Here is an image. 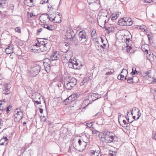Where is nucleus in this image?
I'll return each mask as SVG.
<instances>
[{"label":"nucleus","instance_id":"11","mask_svg":"<svg viewBox=\"0 0 156 156\" xmlns=\"http://www.w3.org/2000/svg\"><path fill=\"white\" fill-rule=\"evenodd\" d=\"M61 18L59 14H58L57 16H55L54 18H52L51 21L55 23H60L61 22Z\"/></svg>","mask_w":156,"mask_h":156},{"label":"nucleus","instance_id":"22","mask_svg":"<svg viewBox=\"0 0 156 156\" xmlns=\"http://www.w3.org/2000/svg\"><path fill=\"white\" fill-rule=\"evenodd\" d=\"M72 53L71 51H69L67 52V53L66 54L65 56V57H66V58L68 60V62L69 61V59H72L71 58V57L72 55Z\"/></svg>","mask_w":156,"mask_h":156},{"label":"nucleus","instance_id":"2","mask_svg":"<svg viewBox=\"0 0 156 156\" xmlns=\"http://www.w3.org/2000/svg\"><path fill=\"white\" fill-rule=\"evenodd\" d=\"M105 15L101 14L99 16L98 18L97 19L98 25L102 28H104L105 27V24L108 22L109 20L107 11L105 10Z\"/></svg>","mask_w":156,"mask_h":156},{"label":"nucleus","instance_id":"24","mask_svg":"<svg viewBox=\"0 0 156 156\" xmlns=\"http://www.w3.org/2000/svg\"><path fill=\"white\" fill-rule=\"evenodd\" d=\"M125 18H122L119 20L118 22V24L120 26H123L125 25Z\"/></svg>","mask_w":156,"mask_h":156},{"label":"nucleus","instance_id":"9","mask_svg":"<svg viewBox=\"0 0 156 156\" xmlns=\"http://www.w3.org/2000/svg\"><path fill=\"white\" fill-rule=\"evenodd\" d=\"M59 57L60 55L59 52L56 51L51 55L50 59L51 61H53L57 60L59 58Z\"/></svg>","mask_w":156,"mask_h":156},{"label":"nucleus","instance_id":"51","mask_svg":"<svg viewBox=\"0 0 156 156\" xmlns=\"http://www.w3.org/2000/svg\"><path fill=\"white\" fill-rule=\"evenodd\" d=\"M44 29V28H39V29H38L37 30V34H40V33H41V31L43 30Z\"/></svg>","mask_w":156,"mask_h":156},{"label":"nucleus","instance_id":"64","mask_svg":"<svg viewBox=\"0 0 156 156\" xmlns=\"http://www.w3.org/2000/svg\"><path fill=\"white\" fill-rule=\"evenodd\" d=\"M114 13H115V15L116 17V18H117L119 15V12H115Z\"/></svg>","mask_w":156,"mask_h":156},{"label":"nucleus","instance_id":"33","mask_svg":"<svg viewBox=\"0 0 156 156\" xmlns=\"http://www.w3.org/2000/svg\"><path fill=\"white\" fill-rule=\"evenodd\" d=\"M72 96H70L68 98H66L65 100V101H69V102H71L72 101L75 100V99H72Z\"/></svg>","mask_w":156,"mask_h":156},{"label":"nucleus","instance_id":"5","mask_svg":"<svg viewBox=\"0 0 156 156\" xmlns=\"http://www.w3.org/2000/svg\"><path fill=\"white\" fill-rule=\"evenodd\" d=\"M88 36L86 32L82 30L80 32L79 34L78 40L80 43H86L87 41Z\"/></svg>","mask_w":156,"mask_h":156},{"label":"nucleus","instance_id":"1","mask_svg":"<svg viewBox=\"0 0 156 156\" xmlns=\"http://www.w3.org/2000/svg\"><path fill=\"white\" fill-rule=\"evenodd\" d=\"M101 139L102 141L106 143H114L118 140V138L117 136L107 130H105L103 131Z\"/></svg>","mask_w":156,"mask_h":156},{"label":"nucleus","instance_id":"38","mask_svg":"<svg viewBox=\"0 0 156 156\" xmlns=\"http://www.w3.org/2000/svg\"><path fill=\"white\" fill-rule=\"evenodd\" d=\"M10 90L9 89L5 88L3 91V93L5 94L6 95L9 94L10 93Z\"/></svg>","mask_w":156,"mask_h":156},{"label":"nucleus","instance_id":"37","mask_svg":"<svg viewBox=\"0 0 156 156\" xmlns=\"http://www.w3.org/2000/svg\"><path fill=\"white\" fill-rule=\"evenodd\" d=\"M132 69V71L131 73L133 75L137 74L139 73L138 71L136 70V68L135 67H133Z\"/></svg>","mask_w":156,"mask_h":156},{"label":"nucleus","instance_id":"30","mask_svg":"<svg viewBox=\"0 0 156 156\" xmlns=\"http://www.w3.org/2000/svg\"><path fill=\"white\" fill-rule=\"evenodd\" d=\"M104 38L105 40H104V39H103L102 37H99V41H101L102 43L103 44V45H104V44L105 43L106 46L107 44V40L106 39V38Z\"/></svg>","mask_w":156,"mask_h":156},{"label":"nucleus","instance_id":"47","mask_svg":"<svg viewBox=\"0 0 156 156\" xmlns=\"http://www.w3.org/2000/svg\"><path fill=\"white\" fill-rule=\"evenodd\" d=\"M89 100L90 99H89L83 101V103H84L85 105L87 106L90 104Z\"/></svg>","mask_w":156,"mask_h":156},{"label":"nucleus","instance_id":"40","mask_svg":"<svg viewBox=\"0 0 156 156\" xmlns=\"http://www.w3.org/2000/svg\"><path fill=\"white\" fill-rule=\"evenodd\" d=\"M62 59L63 63H66L68 62L67 59L66 58V57L65 56H63V57L62 58Z\"/></svg>","mask_w":156,"mask_h":156},{"label":"nucleus","instance_id":"46","mask_svg":"<svg viewBox=\"0 0 156 156\" xmlns=\"http://www.w3.org/2000/svg\"><path fill=\"white\" fill-rule=\"evenodd\" d=\"M15 30L16 32H17L19 33H21L20 28V27H18L16 28L15 29Z\"/></svg>","mask_w":156,"mask_h":156},{"label":"nucleus","instance_id":"53","mask_svg":"<svg viewBox=\"0 0 156 156\" xmlns=\"http://www.w3.org/2000/svg\"><path fill=\"white\" fill-rule=\"evenodd\" d=\"M106 47V45L105 44V43L104 44V45L103 44H101L100 46V48H102L103 49H104Z\"/></svg>","mask_w":156,"mask_h":156},{"label":"nucleus","instance_id":"50","mask_svg":"<svg viewBox=\"0 0 156 156\" xmlns=\"http://www.w3.org/2000/svg\"><path fill=\"white\" fill-rule=\"evenodd\" d=\"M114 71L112 69L111 71H110V72H107L105 75H110L112 74V73L114 72Z\"/></svg>","mask_w":156,"mask_h":156},{"label":"nucleus","instance_id":"61","mask_svg":"<svg viewBox=\"0 0 156 156\" xmlns=\"http://www.w3.org/2000/svg\"><path fill=\"white\" fill-rule=\"evenodd\" d=\"M128 73V72H127V71L126 69H122V71L121 72V73Z\"/></svg>","mask_w":156,"mask_h":156},{"label":"nucleus","instance_id":"56","mask_svg":"<svg viewBox=\"0 0 156 156\" xmlns=\"http://www.w3.org/2000/svg\"><path fill=\"white\" fill-rule=\"evenodd\" d=\"M137 109L138 110V111H137V113H138V117L137 118V119H139V118H140V115H141V113L140 112V110L138 109Z\"/></svg>","mask_w":156,"mask_h":156},{"label":"nucleus","instance_id":"16","mask_svg":"<svg viewBox=\"0 0 156 156\" xmlns=\"http://www.w3.org/2000/svg\"><path fill=\"white\" fill-rule=\"evenodd\" d=\"M78 143L79 145L83 149H84L86 148L87 144L86 142H84L81 139H80L78 140Z\"/></svg>","mask_w":156,"mask_h":156},{"label":"nucleus","instance_id":"31","mask_svg":"<svg viewBox=\"0 0 156 156\" xmlns=\"http://www.w3.org/2000/svg\"><path fill=\"white\" fill-rule=\"evenodd\" d=\"M116 153V151H112L111 150H109V155L110 156H115Z\"/></svg>","mask_w":156,"mask_h":156},{"label":"nucleus","instance_id":"41","mask_svg":"<svg viewBox=\"0 0 156 156\" xmlns=\"http://www.w3.org/2000/svg\"><path fill=\"white\" fill-rule=\"evenodd\" d=\"M91 130L92 131V133L93 134H97L99 132L98 131L95 129L93 127H92L91 128Z\"/></svg>","mask_w":156,"mask_h":156},{"label":"nucleus","instance_id":"12","mask_svg":"<svg viewBox=\"0 0 156 156\" xmlns=\"http://www.w3.org/2000/svg\"><path fill=\"white\" fill-rule=\"evenodd\" d=\"M139 81L138 78L136 77H129L127 79V82L130 83H137Z\"/></svg>","mask_w":156,"mask_h":156},{"label":"nucleus","instance_id":"4","mask_svg":"<svg viewBox=\"0 0 156 156\" xmlns=\"http://www.w3.org/2000/svg\"><path fill=\"white\" fill-rule=\"evenodd\" d=\"M41 70V66L39 65H34L31 69L30 71V75L34 77L38 74Z\"/></svg>","mask_w":156,"mask_h":156},{"label":"nucleus","instance_id":"7","mask_svg":"<svg viewBox=\"0 0 156 156\" xmlns=\"http://www.w3.org/2000/svg\"><path fill=\"white\" fill-rule=\"evenodd\" d=\"M147 53V59L150 62L153 61L156 59V57L154 55L153 53L150 51L148 52L147 50H145L144 51Z\"/></svg>","mask_w":156,"mask_h":156},{"label":"nucleus","instance_id":"19","mask_svg":"<svg viewBox=\"0 0 156 156\" xmlns=\"http://www.w3.org/2000/svg\"><path fill=\"white\" fill-rule=\"evenodd\" d=\"M51 63H49L43 64L45 70L47 72V73H48L51 70Z\"/></svg>","mask_w":156,"mask_h":156},{"label":"nucleus","instance_id":"43","mask_svg":"<svg viewBox=\"0 0 156 156\" xmlns=\"http://www.w3.org/2000/svg\"><path fill=\"white\" fill-rule=\"evenodd\" d=\"M26 147L27 146L26 145V144H25V147H22V148L21 150V153H24L27 148V147Z\"/></svg>","mask_w":156,"mask_h":156},{"label":"nucleus","instance_id":"42","mask_svg":"<svg viewBox=\"0 0 156 156\" xmlns=\"http://www.w3.org/2000/svg\"><path fill=\"white\" fill-rule=\"evenodd\" d=\"M139 29L142 30L143 31H144L146 29V27L145 25L140 26Z\"/></svg>","mask_w":156,"mask_h":156},{"label":"nucleus","instance_id":"20","mask_svg":"<svg viewBox=\"0 0 156 156\" xmlns=\"http://www.w3.org/2000/svg\"><path fill=\"white\" fill-rule=\"evenodd\" d=\"M44 28H46L49 30H52L54 29L55 27L52 25H48L47 24H44L43 26Z\"/></svg>","mask_w":156,"mask_h":156},{"label":"nucleus","instance_id":"18","mask_svg":"<svg viewBox=\"0 0 156 156\" xmlns=\"http://www.w3.org/2000/svg\"><path fill=\"white\" fill-rule=\"evenodd\" d=\"M33 101L36 100H40L41 96L40 94L38 93H36L33 95Z\"/></svg>","mask_w":156,"mask_h":156},{"label":"nucleus","instance_id":"6","mask_svg":"<svg viewBox=\"0 0 156 156\" xmlns=\"http://www.w3.org/2000/svg\"><path fill=\"white\" fill-rule=\"evenodd\" d=\"M17 108L14 112V121L16 122H19L22 118L23 113L21 112L18 111Z\"/></svg>","mask_w":156,"mask_h":156},{"label":"nucleus","instance_id":"59","mask_svg":"<svg viewBox=\"0 0 156 156\" xmlns=\"http://www.w3.org/2000/svg\"><path fill=\"white\" fill-rule=\"evenodd\" d=\"M50 16H51L49 17V16H48L47 17V18L49 19V20L51 21V20H52V18H54V17H53L52 16V15L51 14L50 15Z\"/></svg>","mask_w":156,"mask_h":156},{"label":"nucleus","instance_id":"39","mask_svg":"<svg viewBox=\"0 0 156 156\" xmlns=\"http://www.w3.org/2000/svg\"><path fill=\"white\" fill-rule=\"evenodd\" d=\"M33 101L34 102V105H39L41 104V99H39L38 100H33Z\"/></svg>","mask_w":156,"mask_h":156},{"label":"nucleus","instance_id":"57","mask_svg":"<svg viewBox=\"0 0 156 156\" xmlns=\"http://www.w3.org/2000/svg\"><path fill=\"white\" fill-rule=\"evenodd\" d=\"M93 156H101V154L98 152H95Z\"/></svg>","mask_w":156,"mask_h":156},{"label":"nucleus","instance_id":"29","mask_svg":"<svg viewBox=\"0 0 156 156\" xmlns=\"http://www.w3.org/2000/svg\"><path fill=\"white\" fill-rule=\"evenodd\" d=\"M30 51L32 52L38 53L40 52L41 50L39 49V47L38 48H35V47L30 50Z\"/></svg>","mask_w":156,"mask_h":156},{"label":"nucleus","instance_id":"36","mask_svg":"<svg viewBox=\"0 0 156 156\" xmlns=\"http://www.w3.org/2000/svg\"><path fill=\"white\" fill-rule=\"evenodd\" d=\"M43 64L44 63H51V60L50 59L48 58H45L43 60Z\"/></svg>","mask_w":156,"mask_h":156},{"label":"nucleus","instance_id":"44","mask_svg":"<svg viewBox=\"0 0 156 156\" xmlns=\"http://www.w3.org/2000/svg\"><path fill=\"white\" fill-rule=\"evenodd\" d=\"M111 20H115L117 18L116 17L115 15V13H113L111 15Z\"/></svg>","mask_w":156,"mask_h":156},{"label":"nucleus","instance_id":"60","mask_svg":"<svg viewBox=\"0 0 156 156\" xmlns=\"http://www.w3.org/2000/svg\"><path fill=\"white\" fill-rule=\"evenodd\" d=\"M153 1V0H144V2L145 3H150Z\"/></svg>","mask_w":156,"mask_h":156},{"label":"nucleus","instance_id":"58","mask_svg":"<svg viewBox=\"0 0 156 156\" xmlns=\"http://www.w3.org/2000/svg\"><path fill=\"white\" fill-rule=\"evenodd\" d=\"M46 2H47V0H41L40 2V3L41 4H43Z\"/></svg>","mask_w":156,"mask_h":156},{"label":"nucleus","instance_id":"48","mask_svg":"<svg viewBox=\"0 0 156 156\" xmlns=\"http://www.w3.org/2000/svg\"><path fill=\"white\" fill-rule=\"evenodd\" d=\"M95 152L94 150H91L90 151L89 154L91 156H93Z\"/></svg>","mask_w":156,"mask_h":156},{"label":"nucleus","instance_id":"32","mask_svg":"<svg viewBox=\"0 0 156 156\" xmlns=\"http://www.w3.org/2000/svg\"><path fill=\"white\" fill-rule=\"evenodd\" d=\"M79 64L77 63L76 61H75L74 64H73L74 69H80V67L78 66Z\"/></svg>","mask_w":156,"mask_h":156},{"label":"nucleus","instance_id":"27","mask_svg":"<svg viewBox=\"0 0 156 156\" xmlns=\"http://www.w3.org/2000/svg\"><path fill=\"white\" fill-rule=\"evenodd\" d=\"M7 1L6 0H0V5L3 7L7 6Z\"/></svg>","mask_w":156,"mask_h":156},{"label":"nucleus","instance_id":"63","mask_svg":"<svg viewBox=\"0 0 156 156\" xmlns=\"http://www.w3.org/2000/svg\"><path fill=\"white\" fill-rule=\"evenodd\" d=\"M9 108H11V106L10 105L7 108L6 107V110L5 111H6L7 113H9L10 111V110H9Z\"/></svg>","mask_w":156,"mask_h":156},{"label":"nucleus","instance_id":"26","mask_svg":"<svg viewBox=\"0 0 156 156\" xmlns=\"http://www.w3.org/2000/svg\"><path fill=\"white\" fill-rule=\"evenodd\" d=\"M37 42H38V47L43 45V44L47 41L46 39H45V41L43 39H40L39 40H37Z\"/></svg>","mask_w":156,"mask_h":156},{"label":"nucleus","instance_id":"28","mask_svg":"<svg viewBox=\"0 0 156 156\" xmlns=\"http://www.w3.org/2000/svg\"><path fill=\"white\" fill-rule=\"evenodd\" d=\"M69 66L70 68L74 69L73 64L75 62V61L73 60L72 59H69Z\"/></svg>","mask_w":156,"mask_h":156},{"label":"nucleus","instance_id":"25","mask_svg":"<svg viewBox=\"0 0 156 156\" xmlns=\"http://www.w3.org/2000/svg\"><path fill=\"white\" fill-rule=\"evenodd\" d=\"M69 46H63L62 48V51L64 53H67L69 51Z\"/></svg>","mask_w":156,"mask_h":156},{"label":"nucleus","instance_id":"17","mask_svg":"<svg viewBox=\"0 0 156 156\" xmlns=\"http://www.w3.org/2000/svg\"><path fill=\"white\" fill-rule=\"evenodd\" d=\"M125 20L126 23L125 24L126 26H130L133 23V22L132 21V20L131 18L127 17H125Z\"/></svg>","mask_w":156,"mask_h":156},{"label":"nucleus","instance_id":"54","mask_svg":"<svg viewBox=\"0 0 156 156\" xmlns=\"http://www.w3.org/2000/svg\"><path fill=\"white\" fill-rule=\"evenodd\" d=\"M95 0H87V2L88 3H89V4L90 5V4H92L93 2H95Z\"/></svg>","mask_w":156,"mask_h":156},{"label":"nucleus","instance_id":"8","mask_svg":"<svg viewBox=\"0 0 156 156\" xmlns=\"http://www.w3.org/2000/svg\"><path fill=\"white\" fill-rule=\"evenodd\" d=\"M39 47L40 50L41 52L48 51H49L50 48V44L47 41L43 44V45L40 46Z\"/></svg>","mask_w":156,"mask_h":156},{"label":"nucleus","instance_id":"34","mask_svg":"<svg viewBox=\"0 0 156 156\" xmlns=\"http://www.w3.org/2000/svg\"><path fill=\"white\" fill-rule=\"evenodd\" d=\"M2 106H0V110L5 111L6 108V106L5 105V103L4 102H2Z\"/></svg>","mask_w":156,"mask_h":156},{"label":"nucleus","instance_id":"35","mask_svg":"<svg viewBox=\"0 0 156 156\" xmlns=\"http://www.w3.org/2000/svg\"><path fill=\"white\" fill-rule=\"evenodd\" d=\"M11 86L10 83H5L4 85V87L5 88L10 89Z\"/></svg>","mask_w":156,"mask_h":156},{"label":"nucleus","instance_id":"10","mask_svg":"<svg viewBox=\"0 0 156 156\" xmlns=\"http://www.w3.org/2000/svg\"><path fill=\"white\" fill-rule=\"evenodd\" d=\"M101 98V95L98 94H93L90 96L89 97V99L93 101H94L98 99Z\"/></svg>","mask_w":156,"mask_h":156},{"label":"nucleus","instance_id":"23","mask_svg":"<svg viewBox=\"0 0 156 156\" xmlns=\"http://www.w3.org/2000/svg\"><path fill=\"white\" fill-rule=\"evenodd\" d=\"M95 47L98 49L99 50L100 48V44L99 43V37L98 38H96L95 40Z\"/></svg>","mask_w":156,"mask_h":156},{"label":"nucleus","instance_id":"62","mask_svg":"<svg viewBox=\"0 0 156 156\" xmlns=\"http://www.w3.org/2000/svg\"><path fill=\"white\" fill-rule=\"evenodd\" d=\"M41 119L42 120H43L44 121H45L46 120V118H45V117L44 116H43L42 115H41Z\"/></svg>","mask_w":156,"mask_h":156},{"label":"nucleus","instance_id":"15","mask_svg":"<svg viewBox=\"0 0 156 156\" xmlns=\"http://www.w3.org/2000/svg\"><path fill=\"white\" fill-rule=\"evenodd\" d=\"M8 139L6 136H4L0 140V145H6L8 144Z\"/></svg>","mask_w":156,"mask_h":156},{"label":"nucleus","instance_id":"3","mask_svg":"<svg viewBox=\"0 0 156 156\" xmlns=\"http://www.w3.org/2000/svg\"><path fill=\"white\" fill-rule=\"evenodd\" d=\"M76 82L77 80L75 78L70 77L67 80L64 81L65 88L67 90H71L75 86Z\"/></svg>","mask_w":156,"mask_h":156},{"label":"nucleus","instance_id":"55","mask_svg":"<svg viewBox=\"0 0 156 156\" xmlns=\"http://www.w3.org/2000/svg\"><path fill=\"white\" fill-rule=\"evenodd\" d=\"M122 115L120 113H119L118 114V121L119 123L120 122V120H121V116Z\"/></svg>","mask_w":156,"mask_h":156},{"label":"nucleus","instance_id":"49","mask_svg":"<svg viewBox=\"0 0 156 156\" xmlns=\"http://www.w3.org/2000/svg\"><path fill=\"white\" fill-rule=\"evenodd\" d=\"M122 122L123 124H122V126L123 127H125V126L127 124V122L125 120L123 119L122 120Z\"/></svg>","mask_w":156,"mask_h":156},{"label":"nucleus","instance_id":"14","mask_svg":"<svg viewBox=\"0 0 156 156\" xmlns=\"http://www.w3.org/2000/svg\"><path fill=\"white\" fill-rule=\"evenodd\" d=\"M13 50V48L12 45L8 46L5 49V52L7 54L12 53Z\"/></svg>","mask_w":156,"mask_h":156},{"label":"nucleus","instance_id":"45","mask_svg":"<svg viewBox=\"0 0 156 156\" xmlns=\"http://www.w3.org/2000/svg\"><path fill=\"white\" fill-rule=\"evenodd\" d=\"M93 125V122H90V123H88L86 124V126H87V127H89V128H91Z\"/></svg>","mask_w":156,"mask_h":156},{"label":"nucleus","instance_id":"13","mask_svg":"<svg viewBox=\"0 0 156 156\" xmlns=\"http://www.w3.org/2000/svg\"><path fill=\"white\" fill-rule=\"evenodd\" d=\"M66 35L68 39H71L74 37L75 34L72 30H69L67 31Z\"/></svg>","mask_w":156,"mask_h":156},{"label":"nucleus","instance_id":"21","mask_svg":"<svg viewBox=\"0 0 156 156\" xmlns=\"http://www.w3.org/2000/svg\"><path fill=\"white\" fill-rule=\"evenodd\" d=\"M105 30L108 31V34L114 32L115 28L113 26L107 27H105Z\"/></svg>","mask_w":156,"mask_h":156},{"label":"nucleus","instance_id":"52","mask_svg":"<svg viewBox=\"0 0 156 156\" xmlns=\"http://www.w3.org/2000/svg\"><path fill=\"white\" fill-rule=\"evenodd\" d=\"M30 16L31 18L34 17V18H36L37 17L35 15H34L32 12H31L30 13Z\"/></svg>","mask_w":156,"mask_h":156}]
</instances>
